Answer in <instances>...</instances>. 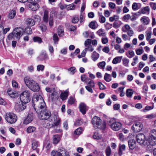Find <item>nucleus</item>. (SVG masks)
<instances>
[{"label":"nucleus","mask_w":156,"mask_h":156,"mask_svg":"<svg viewBox=\"0 0 156 156\" xmlns=\"http://www.w3.org/2000/svg\"><path fill=\"white\" fill-rule=\"evenodd\" d=\"M32 105L38 117L41 120H46V122L49 126L53 127L59 125L60 119L57 114H51V112L46 109L45 103L41 96L34 95L32 98Z\"/></svg>","instance_id":"f257e3e1"},{"label":"nucleus","mask_w":156,"mask_h":156,"mask_svg":"<svg viewBox=\"0 0 156 156\" xmlns=\"http://www.w3.org/2000/svg\"><path fill=\"white\" fill-rule=\"evenodd\" d=\"M31 94L30 91L25 90L20 94V99L21 101L23 103H27L29 102L31 98Z\"/></svg>","instance_id":"f03ea898"},{"label":"nucleus","mask_w":156,"mask_h":156,"mask_svg":"<svg viewBox=\"0 0 156 156\" xmlns=\"http://www.w3.org/2000/svg\"><path fill=\"white\" fill-rule=\"evenodd\" d=\"M17 118L16 115L12 112L7 113L5 115V119L8 123L10 124L15 123L16 121Z\"/></svg>","instance_id":"7ed1b4c3"},{"label":"nucleus","mask_w":156,"mask_h":156,"mask_svg":"<svg viewBox=\"0 0 156 156\" xmlns=\"http://www.w3.org/2000/svg\"><path fill=\"white\" fill-rule=\"evenodd\" d=\"M14 37L19 40L21 36L23 34L24 32L23 30L20 27L16 28L12 31Z\"/></svg>","instance_id":"20e7f679"},{"label":"nucleus","mask_w":156,"mask_h":156,"mask_svg":"<svg viewBox=\"0 0 156 156\" xmlns=\"http://www.w3.org/2000/svg\"><path fill=\"white\" fill-rule=\"evenodd\" d=\"M156 130L153 129L151 132L149 137L150 144L152 146L155 145L156 142Z\"/></svg>","instance_id":"39448f33"},{"label":"nucleus","mask_w":156,"mask_h":156,"mask_svg":"<svg viewBox=\"0 0 156 156\" xmlns=\"http://www.w3.org/2000/svg\"><path fill=\"white\" fill-rule=\"evenodd\" d=\"M143 128V125L141 122H138L135 123L131 127V129L134 132L140 131Z\"/></svg>","instance_id":"423d86ee"},{"label":"nucleus","mask_w":156,"mask_h":156,"mask_svg":"<svg viewBox=\"0 0 156 156\" xmlns=\"http://www.w3.org/2000/svg\"><path fill=\"white\" fill-rule=\"evenodd\" d=\"M26 107V104L21 101L16 104L15 109L17 111L20 112L24 110Z\"/></svg>","instance_id":"0eeeda50"},{"label":"nucleus","mask_w":156,"mask_h":156,"mask_svg":"<svg viewBox=\"0 0 156 156\" xmlns=\"http://www.w3.org/2000/svg\"><path fill=\"white\" fill-rule=\"evenodd\" d=\"M136 140L138 143L143 145L146 140L145 136L143 133H139L136 136Z\"/></svg>","instance_id":"6e6552de"},{"label":"nucleus","mask_w":156,"mask_h":156,"mask_svg":"<svg viewBox=\"0 0 156 156\" xmlns=\"http://www.w3.org/2000/svg\"><path fill=\"white\" fill-rule=\"evenodd\" d=\"M79 108L80 111L83 115H85L88 110L89 107L84 103L81 102L79 105Z\"/></svg>","instance_id":"1a4fd4ad"},{"label":"nucleus","mask_w":156,"mask_h":156,"mask_svg":"<svg viewBox=\"0 0 156 156\" xmlns=\"http://www.w3.org/2000/svg\"><path fill=\"white\" fill-rule=\"evenodd\" d=\"M92 123L94 127L97 129L101 123V120L99 117L95 116L94 117L92 120Z\"/></svg>","instance_id":"9d476101"},{"label":"nucleus","mask_w":156,"mask_h":156,"mask_svg":"<svg viewBox=\"0 0 156 156\" xmlns=\"http://www.w3.org/2000/svg\"><path fill=\"white\" fill-rule=\"evenodd\" d=\"M121 126L122 124L120 122H116L111 124V127L114 131H118L121 128Z\"/></svg>","instance_id":"9b49d317"},{"label":"nucleus","mask_w":156,"mask_h":156,"mask_svg":"<svg viewBox=\"0 0 156 156\" xmlns=\"http://www.w3.org/2000/svg\"><path fill=\"white\" fill-rule=\"evenodd\" d=\"M34 118V116L33 113H30L27 116L23 121L24 124H27L31 122Z\"/></svg>","instance_id":"f8f14e48"},{"label":"nucleus","mask_w":156,"mask_h":156,"mask_svg":"<svg viewBox=\"0 0 156 156\" xmlns=\"http://www.w3.org/2000/svg\"><path fill=\"white\" fill-rule=\"evenodd\" d=\"M38 2H34L30 3L29 5V8L33 11H35L39 9V5L37 3Z\"/></svg>","instance_id":"ddd939ff"},{"label":"nucleus","mask_w":156,"mask_h":156,"mask_svg":"<svg viewBox=\"0 0 156 156\" xmlns=\"http://www.w3.org/2000/svg\"><path fill=\"white\" fill-rule=\"evenodd\" d=\"M24 80L26 85L29 87L33 83L34 81L31 78L28 76H26L24 78Z\"/></svg>","instance_id":"4468645a"},{"label":"nucleus","mask_w":156,"mask_h":156,"mask_svg":"<svg viewBox=\"0 0 156 156\" xmlns=\"http://www.w3.org/2000/svg\"><path fill=\"white\" fill-rule=\"evenodd\" d=\"M48 59V57L45 51L41 52L37 58L39 61L45 60Z\"/></svg>","instance_id":"2eb2a0df"},{"label":"nucleus","mask_w":156,"mask_h":156,"mask_svg":"<svg viewBox=\"0 0 156 156\" xmlns=\"http://www.w3.org/2000/svg\"><path fill=\"white\" fill-rule=\"evenodd\" d=\"M31 90L35 92L38 91L39 90V87L38 84L35 81L29 87Z\"/></svg>","instance_id":"dca6fc26"},{"label":"nucleus","mask_w":156,"mask_h":156,"mask_svg":"<svg viewBox=\"0 0 156 156\" xmlns=\"http://www.w3.org/2000/svg\"><path fill=\"white\" fill-rule=\"evenodd\" d=\"M128 143L129 148L131 150L133 149L136 146V142L135 140H129L128 141Z\"/></svg>","instance_id":"f3484780"},{"label":"nucleus","mask_w":156,"mask_h":156,"mask_svg":"<svg viewBox=\"0 0 156 156\" xmlns=\"http://www.w3.org/2000/svg\"><path fill=\"white\" fill-rule=\"evenodd\" d=\"M27 24L30 26H32L34 25L35 24V22L32 18H29L27 19L26 20Z\"/></svg>","instance_id":"a211bd4d"},{"label":"nucleus","mask_w":156,"mask_h":156,"mask_svg":"<svg viewBox=\"0 0 156 156\" xmlns=\"http://www.w3.org/2000/svg\"><path fill=\"white\" fill-rule=\"evenodd\" d=\"M48 12L47 10H45L44 11V16L43 18V21L45 23H47L48 21Z\"/></svg>","instance_id":"6ab92c4d"},{"label":"nucleus","mask_w":156,"mask_h":156,"mask_svg":"<svg viewBox=\"0 0 156 156\" xmlns=\"http://www.w3.org/2000/svg\"><path fill=\"white\" fill-rule=\"evenodd\" d=\"M69 91L68 90H66L64 92L62 93L60 95L61 98L63 101L65 100L68 96Z\"/></svg>","instance_id":"aec40b11"},{"label":"nucleus","mask_w":156,"mask_h":156,"mask_svg":"<svg viewBox=\"0 0 156 156\" xmlns=\"http://www.w3.org/2000/svg\"><path fill=\"white\" fill-rule=\"evenodd\" d=\"M8 95L12 98H14L17 95L16 91L8 90L7 91Z\"/></svg>","instance_id":"412c9836"},{"label":"nucleus","mask_w":156,"mask_h":156,"mask_svg":"<svg viewBox=\"0 0 156 156\" xmlns=\"http://www.w3.org/2000/svg\"><path fill=\"white\" fill-rule=\"evenodd\" d=\"M99 57V54L95 51H94L92 54L91 58L94 61H95Z\"/></svg>","instance_id":"4be33fe9"},{"label":"nucleus","mask_w":156,"mask_h":156,"mask_svg":"<svg viewBox=\"0 0 156 156\" xmlns=\"http://www.w3.org/2000/svg\"><path fill=\"white\" fill-rule=\"evenodd\" d=\"M60 137L58 134L55 135L53 136V143L54 144H57L59 141Z\"/></svg>","instance_id":"5701e85b"},{"label":"nucleus","mask_w":156,"mask_h":156,"mask_svg":"<svg viewBox=\"0 0 156 156\" xmlns=\"http://www.w3.org/2000/svg\"><path fill=\"white\" fill-rule=\"evenodd\" d=\"M58 34L60 37H62L64 34V30L62 27L60 26L58 29Z\"/></svg>","instance_id":"b1692460"},{"label":"nucleus","mask_w":156,"mask_h":156,"mask_svg":"<svg viewBox=\"0 0 156 156\" xmlns=\"http://www.w3.org/2000/svg\"><path fill=\"white\" fill-rule=\"evenodd\" d=\"M122 56H118L114 58L112 61V63L113 64H116L121 62L122 58Z\"/></svg>","instance_id":"393cba45"},{"label":"nucleus","mask_w":156,"mask_h":156,"mask_svg":"<svg viewBox=\"0 0 156 156\" xmlns=\"http://www.w3.org/2000/svg\"><path fill=\"white\" fill-rule=\"evenodd\" d=\"M141 21L144 24L147 25L149 23V20L148 17L144 16L141 18Z\"/></svg>","instance_id":"a878e982"},{"label":"nucleus","mask_w":156,"mask_h":156,"mask_svg":"<svg viewBox=\"0 0 156 156\" xmlns=\"http://www.w3.org/2000/svg\"><path fill=\"white\" fill-rule=\"evenodd\" d=\"M36 130V128L33 126H30L28 127L27 129V132L28 133H34Z\"/></svg>","instance_id":"bb28decb"},{"label":"nucleus","mask_w":156,"mask_h":156,"mask_svg":"<svg viewBox=\"0 0 156 156\" xmlns=\"http://www.w3.org/2000/svg\"><path fill=\"white\" fill-rule=\"evenodd\" d=\"M97 33L99 36L104 37L105 36V30L102 29H99L97 32Z\"/></svg>","instance_id":"cd10ccee"},{"label":"nucleus","mask_w":156,"mask_h":156,"mask_svg":"<svg viewBox=\"0 0 156 156\" xmlns=\"http://www.w3.org/2000/svg\"><path fill=\"white\" fill-rule=\"evenodd\" d=\"M104 79L107 82H109L112 80L111 75L107 73H105L104 76Z\"/></svg>","instance_id":"c85d7f7f"},{"label":"nucleus","mask_w":156,"mask_h":156,"mask_svg":"<svg viewBox=\"0 0 156 156\" xmlns=\"http://www.w3.org/2000/svg\"><path fill=\"white\" fill-rule=\"evenodd\" d=\"M57 151L61 153L63 156H64V155L68 153L62 147H59Z\"/></svg>","instance_id":"c756f323"},{"label":"nucleus","mask_w":156,"mask_h":156,"mask_svg":"<svg viewBox=\"0 0 156 156\" xmlns=\"http://www.w3.org/2000/svg\"><path fill=\"white\" fill-rule=\"evenodd\" d=\"M57 151L61 153L63 156H64V155L68 153L62 147H59Z\"/></svg>","instance_id":"7c9ffc66"},{"label":"nucleus","mask_w":156,"mask_h":156,"mask_svg":"<svg viewBox=\"0 0 156 156\" xmlns=\"http://www.w3.org/2000/svg\"><path fill=\"white\" fill-rule=\"evenodd\" d=\"M99 14V21L101 23H104L105 22V18L102 15L101 13L98 12Z\"/></svg>","instance_id":"2f4dec72"},{"label":"nucleus","mask_w":156,"mask_h":156,"mask_svg":"<svg viewBox=\"0 0 156 156\" xmlns=\"http://www.w3.org/2000/svg\"><path fill=\"white\" fill-rule=\"evenodd\" d=\"M119 19V16L116 15H114L113 16L109 18V20L111 22H112L114 21H117Z\"/></svg>","instance_id":"473e14b6"},{"label":"nucleus","mask_w":156,"mask_h":156,"mask_svg":"<svg viewBox=\"0 0 156 156\" xmlns=\"http://www.w3.org/2000/svg\"><path fill=\"white\" fill-rule=\"evenodd\" d=\"M106 63L105 61H102L98 63L97 65L98 67L102 69H104L105 68Z\"/></svg>","instance_id":"72a5a7b5"},{"label":"nucleus","mask_w":156,"mask_h":156,"mask_svg":"<svg viewBox=\"0 0 156 156\" xmlns=\"http://www.w3.org/2000/svg\"><path fill=\"white\" fill-rule=\"evenodd\" d=\"M126 55L129 58H131L134 56L135 54L133 51H129L128 53H126Z\"/></svg>","instance_id":"f704fd0d"},{"label":"nucleus","mask_w":156,"mask_h":156,"mask_svg":"<svg viewBox=\"0 0 156 156\" xmlns=\"http://www.w3.org/2000/svg\"><path fill=\"white\" fill-rule=\"evenodd\" d=\"M16 15V11L15 10H11L9 13V17L10 19H13Z\"/></svg>","instance_id":"c9c22d12"},{"label":"nucleus","mask_w":156,"mask_h":156,"mask_svg":"<svg viewBox=\"0 0 156 156\" xmlns=\"http://www.w3.org/2000/svg\"><path fill=\"white\" fill-rule=\"evenodd\" d=\"M39 25V27L42 32L45 31L46 30L47 27L44 23H40Z\"/></svg>","instance_id":"e433bc0d"},{"label":"nucleus","mask_w":156,"mask_h":156,"mask_svg":"<svg viewBox=\"0 0 156 156\" xmlns=\"http://www.w3.org/2000/svg\"><path fill=\"white\" fill-rule=\"evenodd\" d=\"M75 101L74 98L70 97L68 100V104L72 105L74 104Z\"/></svg>","instance_id":"4c0bfd02"},{"label":"nucleus","mask_w":156,"mask_h":156,"mask_svg":"<svg viewBox=\"0 0 156 156\" xmlns=\"http://www.w3.org/2000/svg\"><path fill=\"white\" fill-rule=\"evenodd\" d=\"M37 142L35 140H33L32 144V148L33 150H35L37 147Z\"/></svg>","instance_id":"58836bf2"},{"label":"nucleus","mask_w":156,"mask_h":156,"mask_svg":"<svg viewBox=\"0 0 156 156\" xmlns=\"http://www.w3.org/2000/svg\"><path fill=\"white\" fill-rule=\"evenodd\" d=\"M126 146L124 144H122L121 145H119V152L121 154H122V151H124L125 149Z\"/></svg>","instance_id":"ea45409f"},{"label":"nucleus","mask_w":156,"mask_h":156,"mask_svg":"<svg viewBox=\"0 0 156 156\" xmlns=\"http://www.w3.org/2000/svg\"><path fill=\"white\" fill-rule=\"evenodd\" d=\"M126 94V96L128 97H131L133 94V92L132 90L131 89H128L127 90Z\"/></svg>","instance_id":"a19ab883"},{"label":"nucleus","mask_w":156,"mask_h":156,"mask_svg":"<svg viewBox=\"0 0 156 156\" xmlns=\"http://www.w3.org/2000/svg\"><path fill=\"white\" fill-rule=\"evenodd\" d=\"M149 11V8L148 6H146L141 11V13L143 14H146L147 13H148Z\"/></svg>","instance_id":"79ce46f5"},{"label":"nucleus","mask_w":156,"mask_h":156,"mask_svg":"<svg viewBox=\"0 0 156 156\" xmlns=\"http://www.w3.org/2000/svg\"><path fill=\"white\" fill-rule=\"evenodd\" d=\"M34 41L35 42H38L40 43L42 42V40L41 38L38 37H35L33 38Z\"/></svg>","instance_id":"37998d69"},{"label":"nucleus","mask_w":156,"mask_h":156,"mask_svg":"<svg viewBox=\"0 0 156 156\" xmlns=\"http://www.w3.org/2000/svg\"><path fill=\"white\" fill-rule=\"evenodd\" d=\"M82 132V129L81 128L79 127L74 132V134L79 135L81 134Z\"/></svg>","instance_id":"c03bdc74"},{"label":"nucleus","mask_w":156,"mask_h":156,"mask_svg":"<svg viewBox=\"0 0 156 156\" xmlns=\"http://www.w3.org/2000/svg\"><path fill=\"white\" fill-rule=\"evenodd\" d=\"M122 61L123 64L124 66L127 67L128 66L129 61L128 59L126 58H124L122 59Z\"/></svg>","instance_id":"a18cd8bd"},{"label":"nucleus","mask_w":156,"mask_h":156,"mask_svg":"<svg viewBox=\"0 0 156 156\" xmlns=\"http://www.w3.org/2000/svg\"><path fill=\"white\" fill-rule=\"evenodd\" d=\"M76 68L74 67H72L68 69V71L70 72V73L72 75H73L76 72Z\"/></svg>","instance_id":"49530a36"},{"label":"nucleus","mask_w":156,"mask_h":156,"mask_svg":"<svg viewBox=\"0 0 156 156\" xmlns=\"http://www.w3.org/2000/svg\"><path fill=\"white\" fill-rule=\"evenodd\" d=\"M153 105H152L151 106H147L145 107V108L143 109V111L144 112H146L147 111H148L150 110L153 109Z\"/></svg>","instance_id":"de8ad7c7"},{"label":"nucleus","mask_w":156,"mask_h":156,"mask_svg":"<svg viewBox=\"0 0 156 156\" xmlns=\"http://www.w3.org/2000/svg\"><path fill=\"white\" fill-rule=\"evenodd\" d=\"M111 151L109 147H108L105 150V153L107 156H110Z\"/></svg>","instance_id":"09e8293b"},{"label":"nucleus","mask_w":156,"mask_h":156,"mask_svg":"<svg viewBox=\"0 0 156 156\" xmlns=\"http://www.w3.org/2000/svg\"><path fill=\"white\" fill-rule=\"evenodd\" d=\"M75 8V6L73 4H72L66 6L67 9L68 10H73Z\"/></svg>","instance_id":"8fccbe9b"},{"label":"nucleus","mask_w":156,"mask_h":156,"mask_svg":"<svg viewBox=\"0 0 156 156\" xmlns=\"http://www.w3.org/2000/svg\"><path fill=\"white\" fill-rule=\"evenodd\" d=\"M60 123H61L60 122V124H59V125H58V126H55V128H54V127H53V126L51 127H53L55 129L54 130H53L52 131V132L53 133H61L62 131V129H55L56 126L57 127L58 126H60Z\"/></svg>","instance_id":"3c124183"},{"label":"nucleus","mask_w":156,"mask_h":156,"mask_svg":"<svg viewBox=\"0 0 156 156\" xmlns=\"http://www.w3.org/2000/svg\"><path fill=\"white\" fill-rule=\"evenodd\" d=\"M0 28H1V30H2L3 31L4 34H6L7 32L9 31L10 30V28L8 27L4 29L2 25H0Z\"/></svg>","instance_id":"603ef678"},{"label":"nucleus","mask_w":156,"mask_h":156,"mask_svg":"<svg viewBox=\"0 0 156 156\" xmlns=\"http://www.w3.org/2000/svg\"><path fill=\"white\" fill-rule=\"evenodd\" d=\"M25 32L28 34H31L32 33V29L29 26L25 28Z\"/></svg>","instance_id":"864d4df0"},{"label":"nucleus","mask_w":156,"mask_h":156,"mask_svg":"<svg viewBox=\"0 0 156 156\" xmlns=\"http://www.w3.org/2000/svg\"><path fill=\"white\" fill-rule=\"evenodd\" d=\"M95 22L94 21H92L89 24V27L92 29H95L96 28V27L95 25Z\"/></svg>","instance_id":"5fc2aeb1"},{"label":"nucleus","mask_w":156,"mask_h":156,"mask_svg":"<svg viewBox=\"0 0 156 156\" xmlns=\"http://www.w3.org/2000/svg\"><path fill=\"white\" fill-rule=\"evenodd\" d=\"M79 20V18L77 16H75L72 19V22L74 23H75L78 22Z\"/></svg>","instance_id":"6e6d98bb"},{"label":"nucleus","mask_w":156,"mask_h":156,"mask_svg":"<svg viewBox=\"0 0 156 156\" xmlns=\"http://www.w3.org/2000/svg\"><path fill=\"white\" fill-rule=\"evenodd\" d=\"M91 42V40L90 39H87L85 42L84 45L86 47H87L88 45H90Z\"/></svg>","instance_id":"4d7b16f0"},{"label":"nucleus","mask_w":156,"mask_h":156,"mask_svg":"<svg viewBox=\"0 0 156 156\" xmlns=\"http://www.w3.org/2000/svg\"><path fill=\"white\" fill-rule=\"evenodd\" d=\"M88 86L91 87H94V81L91 80H90L88 83Z\"/></svg>","instance_id":"13d9d810"},{"label":"nucleus","mask_w":156,"mask_h":156,"mask_svg":"<svg viewBox=\"0 0 156 156\" xmlns=\"http://www.w3.org/2000/svg\"><path fill=\"white\" fill-rule=\"evenodd\" d=\"M44 69V66L42 65H38L37 67V69L38 71H43Z\"/></svg>","instance_id":"bf43d9fd"},{"label":"nucleus","mask_w":156,"mask_h":156,"mask_svg":"<svg viewBox=\"0 0 156 156\" xmlns=\"http://www.w3.org/2000/svg\"><path fill=\"white\" fill-rule=\"evenodd\" d=\"M151 32L150 31L146 32V40L148 41L151 38Z\"/></svg>","instance_id":"052dcab7"},{"label":"nucleus","mask_w":156,"mask_h":156,"mask_svg":"<svg viewBox=\"0 0 156 156\" xmlns=\"http://www.w3.org/2000/svg\"><path fill=\"white\" fill-rule=\"evenodd\" d=\"M115 119L114 118H111L108 121V123L109 125H110L111 126V124L113 123V122H115Z\"/></svg>","instance_id":"680f3d73"},{"label":"nucleus","mask_w":156,"mask_h":156,"mask_svg":"<svg viewBox=\"0 0 156 156\" xmlns=\"http://www.w3.org/2000/svg\"><path fill=\"white\" fill-rule=\"evenodd\" d=\"M137 3H134L132 5V8L134 10H136L138 9Z\"/></svg>","instance_id":"e2e57ef3"},{"label":"nucleus","mask_w":156,"mask_h":156,"mask_svg":"<svg viewBox=\"0 0 156 156\" xmlns=\"http://www.w3.org/2000/svg\"><path fill=\"white\" fill-rule=\"evenodd\" d=\"M98 84L99 86L100 89L101 90H103L105 88V86L101 82H98Z\"/></svg>","instance_id":"0e129e2a"},{"label":"nucleus","mask_w":156,"mask_h":156,"mask_svg":"<svg viewBox=\"0 0 156 156\" xmlns=\"http://www.w3.org/2000/svg\"><path fill=\"white\" fill-rule=\"evenodd\" d=\"M33 17L34 19L37 21L40 22L41 20V18L38 15H34L33 16Z\"/></svg>","instance_id":"69168bd1"},{"label":"nucleus","mask_w":156,"mask_h":156,"mask_svg":"<svg viewBox=\"0 0 156 156\" xmlns=\"http://www.w3.org/2000/svg\"><path fill=\"white\" fill-rule=\"evenodd\" d=\"M150 5L153 9L155 10L156 9V4L155 3L151 2L150 3Z\"/></svg>","instance_id":"338daca9"},{"label":"nucleus","mask_w":156,"mask_h":156,"mask_svg":"<svg viewBox=\"0 0 156 156\" xmlns=\"http://www.w3.org/2000/svg\"><path fill=\"white\" fill-rule=\"evenodd\" d=\"M102 51L105 53H108L110 49L108 47L105 46L103 49Z\"/></svg>","instance_id":"774afa93"}]
</instances>
